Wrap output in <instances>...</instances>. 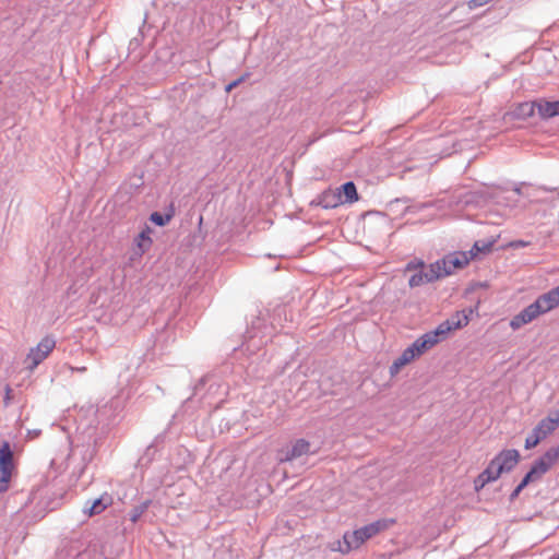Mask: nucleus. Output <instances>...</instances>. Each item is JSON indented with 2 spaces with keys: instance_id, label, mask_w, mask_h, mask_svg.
I'll use <instances>...</instances> for the list:
<instances>
[{
  "instance_id": "obj_37",
  "label": "nucleus",
  "mask_w": 559,
  "mask_h": 559,
  "mask_svg": "<svg viewBox=\"0 0 559 559\" xmlns=\"http://www.w3.org/2000/svg\"><path fill=\"white\" fill-rule=\"evenodd\" d=\"M514 192H515L516 194H521V189H520L519 187H516V188H514Z\"/></svg>"
},
{
  "instance_id": "obj_15",
  "label": "nucleus",
  "mask_w": 559,
  "mask_h": 559,
  "mask_svg": "<svg viewBox=\"0 0 559 559\" xmlns=\"http://www.w3.org/2000/svg\"><path fill=\"white\" fill-rule=\"evenodd\" d=\"M538 306L539 313L544 314L559 306V293L555 288L537 297L533 302Z\"/></svg>"
},
{
  "instance_id": "obj_13",
  "label": "nucleus",
  "mask_w": 559,
  "mask_h": 559,
  "mask_svg": "<svg viewBox=\"0 0 559 559\" xmlns=\"http://www.w3.org/2000/svg\"><path fill=\"white\" fill-rule=\"evenodd\" d=\"M165 436L158 435L154 441L145 449L144 453L138 460V467L147 468L156 460L159 452L158 447L164 442Z\"/></svg>"
},
{
  "instance_id": "obj_9",
  "label": "nucleus",
  "mask_w": 559,
  "mask_h": 559,
  "mask_svg": "<svg viewBox=\"0 0 559 559\" xmlns=\"http://www.w3.org/2000/svg\"><path fill=\"white\" fill-rule=\"evenodd\" d=\"M557 428L551 423L550 418L542 419L525 439V449L535 448L542 440L552 433Z\"/></svg>"
},
{
  "instance_id": "obj_30",
  "label": "nucleus",
  "mask_w": 559,
  "mask_h": 559,
  "mask_svg": "<svg viewBox=\"0 0 559 559\" xmlns=\"http://www.w3.org/2000/svg\"><path fill=\"white\" fill-rule=\"evenodd\" d=\"M407 364H408V362H407L405 359L403 360V357L400 355V357H397V358L393 361V364L390 366V370H389V371H390V374H391L392 377H394L395 374H397V373H399L400 369H401L402 367H404L405 365H407Z\"/></svg>"
},
{
  "instance_id": "obj_39",
  "label": "nucleus",
  "mask_w": 559,
  "mask_h": 559,
  "mask_svg": "<svg viewBox=\"0 0 559 559\" xmlns=\"http://www.w3.org/2000/svg\"><path fill=\"white\" fill-rule=\"evenodd\" d=\"M135 44H138L136 39H134ZM130 45H133V40L130 41Z\"/></svg>"
},
{
  "instance_id": "obj_27",
  "label": "nucleus",
  "mask_w": 559,
  "mask_h": 559,
  "mask_svg": "<svg viewBox=\"0 0 559 559\" xmlns=\"http://www.w3.org/2000/svg\"><path fill=\"white\" fill-rule=\"evenodd\" d=\"M403 357V360L405 359L408 364L413 361L415 358L420 357L421 354L419 353L418 346L415 343V341L407 346L401 354Z\"/></svg>"
},
{
  "instance_id": "obj_34",
  "label": "nucleus",
  "mask_w": 559,
  "mask_h": 559,
  "mask_svg": "<svg viewBox=\"0 0 559 559\" xmlns=\"http://www.w3.org/2000/svg\"><path fill=\"white\" fill-rule=\"evenodd\" d=\"M243 79H245V76H240L239 79L229 82L225 87L226 92H230L231 90H234L236 86H238L243 81Z\"/></svg>"
},
{
  "instance_id": "obj_18",
  "label": "nucleus",
  "mask_w": 559,
  "mask_h": 559,
  "mask_svg": "<svg viewBox=\"0 0 559 559\" xmlns=\"http://www.w3.org/2000/svg\"><path fill=\"white\" fill-rule=\"evenodd\" d=\"M543 475L532 465L530 471L524 475L522 480L518 484V486L513 489V491L510 493V501H514L521 491L532 481L540 478Z\"/></svg>"
},
{
  "instance_id": "obj_29",
  "label": "nucleus",
  "mask_w": 559,
  "mask_h": 559,
  "mask_svg": "<svg viewBox=\"0 0 559 559\" xmlns=\"http://www.w3.org/2000/svg\"><path fill=\"white\" fill-rule=\"evenodd\" d=\"M150 228L147 227L146 230H142L139 235V243L141 251L144 252L152 243V239L148 236Z\"/></svg>"
},
{
  "instance_id": "obj_25",
  "label": "nucleus",
  "mask_w": 559,
  "mask_h": 559,
  "mask_svg": "<svg viewBox=\"0 0 559 559\" xmlns=\"http://www.w3.org/2000/svg\"><path fill=\"white\" fill-rule=\"evenodd\" d=\"M151 499L142 500L139 504L134 506L128 513L129 520L135 524L142 518V515L147 511V509L152 504Z\"/></svg>"
},
{
  "instance_id": "obj_23",
  "label": "nucleus",
  "mask_w": 559,
  "mask_h": 559,
  "mask_svg": "<svg viewBox=\"0 0 559 559\" xmlns=\"http://www.w3.org/2000/svg\"><path fill=\"white\" fill-rule=\"evenodd\" d=\"M500 474H497V469L490 462L488 466L478 475L475 480V488L478 490L483 488L486 484L498 479Z\"/></svg>"
},
{
  "instance_id": "obj_2",
  "label": "nucleus",
  "mask_w": 559,
  "mask_h": 559,
  "mask_svg": "<svg viewBox=\"0 0 559 559\" xmlns=\"http://www.w3.org/2000/svg\"><path fill=\"white\" fill-rule=\"evenodd\" d=\"M392 520H377L352 532H345L343 540L338 542V550L342 554L359 548L366 540L386 530Z\"/></svg>"
},
{
  "instance_id": "obj_7",
  "label": "nucleus",
  "mask_w": 559,
  "mask_h": 559,
  "mask_svg": "<svg viewBox=\"0 0 559 559\" xmlns=\"http://www.w3.org/2000/svg\"><path fill=\"white\" fill-rule=\"evenodd\" d=\"M468 262L469 258L466 252L456 251L444 255L435 263L439 264L441 277H444L451 275L455 270L464 267Z\"/></svg>"
},
{
  "instance_id": "obj_38",
  "label": "nucleus",
  "mask_w": 559,
  "mask_h": 559,
  "mask_svg": "<svg viewBox=\"0 0 559 559\" xmlns=\"http://www.w3.org/2000/svg\"><path fill=\"white\" fill-rule=\"evenodd\" d=\"M9 394H10V388L7 386V394H5L7 400H9Z\"/></svg>"
},
{
  "instance_id": "obj_4",
  "label": "nucleus",
  "mask_w": 559,
  "mask_h": 559,
  "mask_svg": "<svg viewBox=\"0 0 559 559\" xmlns=\"http://www.w3.org/2000/svg\"><path fill=\"white\" fill-rule=\"evenodd\" d=\"M56 347V340L52 335L44 336L40 342L32 347L24 360L25 368L33 371L37 368Z\"/></svg>"
},
{
  "instance_id": "obj_32",
  "label": "nucleus",
  "mask_w": 559,
  "mask_h": 559,
  "mask_svg": "<svg viewBox=\"0 0 559 559\" xmlns=\"http://www.w3.org/2000/svg\"><path fill=\"white\" fill-rule=\"evenodd\" d=\"M94 453H95V449H94V447H92V445H90V444H88V445L85 448V451H84V454H83V461H84L85 463L90 462V461L93 459Z\"/></svg>"
},
{
  "instance_id": "obj_1",
  "label": "nucleus",
  "mask_w": 559,
  "mask_h": 559,
  "mask_svg": "<svg viewBox=\"0 0 559 559\" xmlns=\"http://www.w3.org/2000/svg\"><path fill=\"white\" fill-rule=\"evenodd\" d=\"M259 325L260 319L257 320V325L253 323L251 330L247 331L246 342L242 343L239 349H235L237 358L241 355H247L246 360L241 361L240 365L246 369L247 373L252 377H260V370L257 367L258 361L266 354V350L263 349L266 341H263L262 337L257 340L258 332H255V330Z\"/></svg>"
},
{
  "instance_id": "obj_6",
  "label": "nucleus",
  "mask_w": 559,
  "mask_h": 559,
  "mask_svg": "<svg viewBox=\"0 0 559 559\" xmlns=\"http://www.w3.org/2000/svg\"><path fill=\"white\" fill-rule=\"evenodd\" d=\"M485 200L486 194L484 191L468 188L457 189L451 195V202L461 206H479Z\"/></svg>"
},
{
  "instance_id": "obj_33",
  "label": "nucleus",
  "mask_w": 559,
  "mask_h": 559,
  "mask_svg": "<svg viewBox=\"0 0 559 559\" xmlns=\"http://www.w3.org/2000/svg\"><path fill=\"white\" fill-rule=\"evenodd\" d=\"M513 249H520L530 246V241H525L522 239L513 240L509 245Z\"/></svg>"
},
{
  "instance_id": "obj_16",
  "label": "nucleus",
  "mask_w": 559,
  "mask_h": 559,
  "mask_svg": "<svg viewBox=\"0 0 559 559\" xmlns=\"http://www.w3.org/2000/svg\"><path fill=\"white\" fill-rule=\"evenodd\" d=\"M318 205L325 210L335 209L343 204L341 201L340 192L335 190H326L318 197Z\"/></svg>"
},
{
  "instance_id": "obj_31",
  "label": "nucleus",
  "mask_w": 559,
  "mask_h": 559,
  "mask_svg": "<svg viewBox=\"0 0 559 559\" xmlns=\"http://www.w3.org/2000/svg\"><path fill=\"white\" fill-rule=\"evenodd\" d=\"M0 492H5L9 488V481L11 479V472H0Z\"/></svg>"
},
{
  "instance_id": "obj_36",
  "label": "nucleus",
  "mask_w": 559,
  "mask_h": 559,
  "mask_svg": "<svg viewBox=\"0 0 559 559\" xmlns=\"http://www.w3.org/2000/svg\"><path fill=\"white\" fill-rule=\"evenodd\" d=\"M73 370H76L79 372H84L86 370V367H78V368H73Z\"/></svg>"
},
{
  "instance_id": "obj_21",
  "label": "nucleus",
  "mask_w": 559,
  "mask_h": 559,
  "mask_svg": "<svg viewBox=\"0 0 559 559\" xmlns=\"http://www.w3.org/2000/svg\"><path fill=\"white\" fill-rule=\"evenodd\" d=\"M538 115L542 119L559 116V100H538Z\"/></svg>"
},
{
  "instance_id": "obj_17",
  "label": "nucleus",
  "mask_w": 559,
  "mask_h": 559,
  "mask_svg": "<svg viewBox=\"0 0 559 559\" xmlns=\"http://www.w3.org/2000/svg\"><path fill=\"white\" fill-rule=\"evenodd\" d=\"M13 451L8 441H3L0 444V472H11L13 471Z\"/></svg>"
},
{
  "instance_id": "obj_35",
  "label": "nucleus",
  "mask_w": 559,
  "mask_h": 559,
  "mask_svg": "<svg viewBox=\"0 0 559 559\" xmlns=\"http://www.w3.org/2000/svg\"><path fill=\"white\" fill-rule=\"evenodd\" d=\"M547 417L550 418L556 428L559 426V409Z\"/></svg>"
},
{
  "instance_id": "obj_19",
  "label": "nucleus",
  "mask_w": 559,
  "mask_h": 559,
  "mask_svg": "<svg viewBox=\"0 0 559 559\" xmlns=\"http://www.w3.org/2000/svg\"><path fill=\"white\" fill-rule=\"evenodd\" d=\"M175 213H176L175 204L171 202L167 205L164 213H160L157 211L151 213L150 221L154 225L163 227V226H166L171 221V218L175 216Z\"/></svg>"
},
{
  "instance_id": "obj_22",
  "label": "nucleus",
  "mask_w": 559,
  "mask_h": 559,
  "mask_svg": "<svg viewBox=\"0 0 559 559\" xmlns=\"http://www.w3.org/2000/svg\"><path fill=\"white\" fill-rule=\"evenodd\" d=\"M535 110L538 111V100L524 102L519 104L513 110V116L518 119H527L534 116Z\"/></svg>"
},
{
  "instance_id": "obj_28",
  "label": "nucleus",
  "mask_w": 559,
  "mask_h": 559,
  "mask_svg": "<svg viewBox=\"0 0 559 559\" xmlns=\"http://www.w3.org/2000/svg\"><path fill=\"white\" fill-rule=\"evenodd\" d=\"M415 343L417 344L419 353L421 355H424L426 352H428L436 345L426 333L416 338Z\"/></svg>"
},
{
  "instance_id": "obj_12",
  "label": "nucleus",
  "mask_w": 559,
  "mask_h": 559,
  "mask_svg": "<svg viewBox=\"0 0 559 559\" xmlns=\"http://www.w3.org/2000/svg\"><path fill=\"white\" fill-rule=\"evenodd\" d=\"M559 459V444L549 448L532 464L542 475L546 474Z\"/></svg>"
},
{
  "instance_id": "obj_5",
  "label": "nucleus",
  "mask_w": 559,
  "mask_h": 559,
  "mask_svg": "<svg viewBox=\"0 0 559 559\" xmlns=\"http://www.w3.org/2000/svg\"><path fill=\"white\" fill-rule=\"evenodd\" d=\"M468 316L462 312H456L455 316L441 322L435 330L427 332L426 334L437 345L444 340L451 331L459 330L468 324Z\"/></svg>"
},
{
  "instance_id": "obj_20",
  "label": "nucleus",
  "mask_w": 559,
  "mask_h": 559,
  "mask_svg": "<svg viewBox=\"0 0 559 559\" xmlns=\"http://www.w3.org/2000/svg\"><path fill=\"white\" fill-rule=\"evenodd\" d=\"M340 192L342 203L352 204L358 201V193L356 185L353 181H346L340 188L336 189Z\"/></svg>"
},
{
  "instance_id": "obj_14",
  "label": "nucleus",
  "mask_w": 559,
  "mask_h": 559,
  "mask_svg": "<svg viewBox=\"0 0 559 559\" xmlns=\"http://www.w3.org/2000/svg\"><path fill=\"white\" fill-rule=\"evenodd\" d=\"M114 502L111 495L104 492L100 497L92 502L87 501L83 508V512L88 516L97 515L104 512Z\"/></svg>"
},
{
  "instance_id": "obj_26",
  "label": "nucleus",
  "mask_w": 559,
  "mask_h": 559,
  "mask_svg": "<svg viewBox=\"0 0 559 559\" xmlns=\"http://www.w3.org/2000/svg\"><path fill=\"white\" fill-rule=\"evenodd\" d=\"M209 383L207 394H212L215 390L221 388V384L214 380V377L206 376L200 379L199 383L194 386V395L199 394L205 384Z\"/></svg>"
},
{
  "instance_id": "obj_24",
  "label": "nucleus",
  "mask_w": 559,
  "mask_h": 559,
  "mask_svg": "<svg viewBox=\"0 0 559 559\" xmlns=\"http://www.w3.org/2000/svg\"><path fill=\"white\" fill-rule=\"evenodd\" d=\"M493 242H495L493 240H477V241H475L473 247L471 248V250L466 252L469 258V261L472 259L477 258L479 253L490 252V250L493 246Z\"/></svg>"
},
{
  "instance_id": "obj_11",
  "label": "nucleus",
  "mask_w": 559,
  "mask_h": 559,
  "mask_svg": "<svg viewBox=\"0 0 559 559\" xmlns=\"http://www.w3.org/2000/svg\"><path fill=\"white\" fill-rule=\"evenodd\" d=\"M537 305H534L533 302L530 304L527 307L522 309L518 314H515L511 321L510 326L513 330H519L523 325L532 322L535 320L538 316H540Z\"/></svg>"
},
{
  "instance_id": "obj_3",
  "label": "nucleus",
  "mask_w": 559,
  "mask_h": 559,
  "mask_svg": "<svg viewBox=\"0 0 559 559\" xmlns=\"http://www.w3.org/2000/svg\"><path fill=\"white\" fill-rule=\"evenodd\" d=\"M406 271H414V274L408 278V285L411 288L419 287L424 284L432 283L441 278L439 272L440 266L438 263H431L429 266H425L424 261L413 260L406 264Z\"/></svg>"
},
{
  "instance_id": "obj_8",
  "label": "nucleus",
  "mask_w": 559,
  "mask_h": 559,
  "mask_svg": "<svg viewBox=\"0 0 559 559\" xmlns=\"http://www.w3.org/2000/svg\"><path fill=\"white\" fill-rule=\"evenodd\" d=\"M520 453L515 449H508L500 451L490 462L497 469V474L511 472L519 463Z\"/></svg>"
},
{
  "instance_id": "obj_10",
  "label": "nucleus",
  "mask_w": 559,
  "mask_h": 559,
  "mask_svg": "<svg viewBox=\"0 0 559 559\" xmlns=\"http://www.w3.org/2000/svg\"><path fill=\"white\" fill-rule=\"evenodd\" d=\"M310 453V443L305 439H297L292 447L280 451V462H292Z\"/></svg>"
}]
</instances>
